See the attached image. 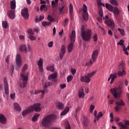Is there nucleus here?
Returning a JSON list of instances; mask_svg holds the SVG:
<instances>
[{
  "mask_svg": "<svg viewBox=\"0 0 129 129\" xmlns=\"http://www.w3.org/2000/svg\"><path fill=\"white\" fill-rule=\"evenodd\" d=\"M120 70L118 71L117 73H114V74H111L110 76L111 77V81L110 84H112L114 80H115L116 78L117 77V75L118 76H125L126 75V69H125V61L124 60H122L121 63H120Z\"/></svg>",
  "mask_w": 129,
  "mask_h": 129,
  "instance_id": "obj_1",
  "label": "nucleus"
},
{
  "mask_svg": "<svg viewBox=\"0 0 129 129\" xmlns=\"http://www.w3.org/2000/svg\"><path fill=\"white\" fill-rule=\"evenodd\" d=\"M56 119V115L54 114H50L45 116L41 121V124L43 127L49 128L50 125L53 124V122Z\"/></svg>",
  "mask_w": 129,
  "mask_h": 129,
  "instance_id": "obj_2",
  "label": "nucleus"
},
{
  "mask_svg": "<svg viewBox=\"0 0 129 129\" xmlns=\"http://www.w3.org/2000/svg\"><path fill=\"white\" fill-rule=\"evenodd\" d=\"M38 112L41 111V104L40 103H36L33 104V106L30 107L28 109L25 110L24 111L22 112V115L23 116H25L28 113H31V112H33L34 111Z\"/></svg>",
  "mask_w": 129,
  "mask_h": 129,
  "instance_id": "obj_3",
  "label": "nucleus"
},
{
  "mask_svg": "<svg viewBox=\"0 0 129 129\" xmlns=\"http://www.w3.org/2000/svg\"><path fill=\"white\" fill-rule=\"evenodd\" d=\"M122 86H119L118 87L114 88L111 89V92L115 99H118L122 94Z\"/></svg>",
  "mask_w": 129,
  "mask_h": 129,
  "instance_id": "obj_4",
  "label": "nucleus"
},
{
  "mask_svg": "<svg viewBox=\"0 0 129 129\" xmlns=\"http://www.w3.org/2000/svg\"><path fill=\"white\" fill-rule=\"evenodd\" d=\"M20 76L22 78V83L19 84V86L21 88H25L28 84V79H29V73H27L25 76V72H22L20 74Z\"/></svg>",
  "mask_w": 129,
  "mask_h": 129,
  "instance_id": "obj_5",
  "label": "nucleus"
},
{
  "mask_svg": "<svg viewBox=\"0 0 129 129\" xmlns=\"http://www.w3.org/2000/svg\"><path fill=\"white\" fill-rule=\"evenodd\" d=\"M75 38H76V33L75 31L73 30L72 34L70 36L71 43L69 44L68 46V50L69 53H71L73 50V47L74 46V43H75Z\"/></svg>",
  "mask_w": 129,
  "mask_h": 129,
  "instance_id": "obj_6",
  "label": "nucleus"
},
{
  "mask_svg": "<svg viewBox=\"0 0 129 129\" xmlns=\"http://www.w3.org/2000/svg\"><path fill=\"white\" fill-rule=\"evenodd\" d=\"M95 73H96V72L94 71L92 73L87 74V75L81 77L80 79L81 82H85V83H89L91 80L90 78H91L92 76L95 75Z\"/></svg>",
  "mask_w": 129,
  "mask_h": 129,
  "instance_id": "obj_7",
  "label": "nucleus"
},
{
  "mask_svg": "<svg viewBox=\"0 0 129 129\" xmlns=\"http://www.w3.org/2000/svg\"><path fill=\"white\" fill-rule=\"evenodd\" d=\"M105 8L106 9H107V10H109L110 12L113 13L114 15L117 16V17L119 15V10H118L117 8L114 7L113 6L107 4H105Z\"/></svg>",
  "mask_w": 129,
  "mask_h": 129,
  "instance_id": "obj_8",
  "label": "nucleus"
},
{
  "mask_svg": "<svg viewBox=\"0 0 129 129\" xmlns=\"http://www.w3.org/2000/svg\"><path fill=\"white\" fill-rule=\"evenodd\" d=\"M82 38L84 41H90L91 39V30H87L81 34Z\"/></svg>",
  "mask_w": 129,
  "mask_h": 129,
  "instance_id": "obj_9",
  "label": "nucleus"
},
{
  "mask_svg": "<svg viewBox=\"0 0 129 129\" xmlns=\"http://www.w3.org/2000/svg\"><path fill=\"white\" fill-rule=\"evenodd\" d=\"M50 85H52V83L50 82H46L45 83V84L44 85V88L43 90L41 91H36L35 92V94H39V93H41L42 96L44 95L47 92V88L48 86H50Z\"/></svg>",
  "mask_w": 129,
  "mask_h": 129,
  "instance_id": "obj_10",
  "label": "nucleus"
},
{
  "mask_svg": "<svg viewBox=\"0 0 129 129\" xmlns=\"http://www.w3.org/2000/svg\"><path fill=\"white\" fill-rule=\"evenodd\" d=\"M115 104L117 106L115 107L114 109L116 112L118 111V110L121 108V106H124L125 105V104L122 99L119 100L118 102L116 101Z\"/></svg>",
  "mask_w": 129,
  "mask_h": 129,
  "instance_id": "obj_11",
  "label": "nucleus"
},
{
  "mask_svg": "<svg viewBox=\"0 0 129 129\" xmlns=\"http://www.w3.org/2000/svg\"><path fill=\"white\" fill-rule=\"evenodd\" d=\"M83 18L85 21H87L88 20V13H87V6L85 5H83Z\"/></svg>",
  "mask_w": 129,
  "mask_h": 129,
  "instance_id": "obj_12",
  "label": "nucleus"
},
{
  "mask_svg": "<svg viewBox=\"0 0 129 129\" xmlns=\"http://www.w3.org/2000/svg\"><path fill=\"white\" fill-rule=\"evenodd\" d=\"M91 57H92V60H90V64H93V63H94V62L96 61V59H97V57H98V50H96L94 51L92 54Z\"/></svg>",
  "mask_w": 129,
  "mask_h": 129,
  "instance_id": "obj_13",
  "label": "nucleus"
},
{
  "mask_svg": "<svg viewBox=\"0 0 129 129\" xmlns=\"http://www.w3.org/2000/svg\"><path fill=\"white\" fill-rule=\"evenodd\" d=\"M105 23L106 24V25L109 26V27H111L112 29H114L115 24L113 19H109L108 20H105Z\"/></svg>",
  "mask_w": 129,
  "mask_h": 129,
  "instance_id": "obj_14",
  "label": "nucleus"
},
{
  "mask_svg": "<svg viewBox=\"0 0 129 129\" xmlns=\"http://www.w3.org/2000/svg\"><path fill=\"white\" fill-rule=\"evenodd\" d=\"M118 125L120 126L119 129H128V126H127V125H129V121H126L125 124L120 122L118 123Z\"/></svg>",
  "mask_w": 129,
  "mask_h": 129,
  "instance_id": "obj_15",
  "label": "nucleus"
},
{
  "mask_svg": "<svg viewBox=\"0 0 129 129\" xmlns=\"http://www.w3.org/2000/svg\"><path fill=\"white\" fill-rule=\"evenodd\" d=\"M16 63L18 67H21L22 66V58L21 55L17 54L16 56Z\"/></svg>",
  "mask_w": 129,
  "mask_h": 129,
  "instance_id": "obj_16",
  "label": "nucleus"
},
{
  "mask_svg": "<svg viewBox=\"0 0 129 129\" xmlns=\"http://www.w3.org/2000/svg\"><path fill=\"white\" fill-rule=\"evenodd\" d=\"M21 14L22 17L25 19V20H28L29 19V14H28V8H26L23 9L21 11Z\"/></svg>",
  "mask_w": 129,
  "mask_h": 129,
  "instance_id": "obj_17",
  "label": "nucleus"
},
{
  "mask_svg": "<svg viewBox=\"0 0 129 129\" xmlns=\"http://www.w3.org/2000/svg\"><path fill=\"white\" fill-rule=\"evenodd\" d=\"M4 88H5V93L6 95H9L10 93V90L9 89V84H8V81L7 79H4Z\"/></svg>",
  "mask_w": 129,
  "mask_h": 129,
  "instance_id": "obj_18",
  "label": "nucleus"
},
{
  "mask_svg": "<svg viewBox=\"0 0 129 129\" xmlns=\"http://www.w3.org/2000/svg\"><path fill=\"white\" fill-rule=\"evenodd\" d=\"M8 17L10 19L13 20L15 19V17H16V14H15V10H10L8 12Z\"/></svg>",
  "mask_w": 129,
  "mask_h": 129,
  "instance_id": "obj_19",
  "label": "nucleus"
},
{
  "mask_svg": "<svg viewBox=\"0 0 129 129\" xmlns=\"http://www.w3.org/2000/svg\"><path fill=\"white\" fill-rule=\"evenodd\" d=\"M0 122L2 124H6L7 123V118L3 114H0Z\"/></svg>",
  "mask_w": 129,
  "mask_h": 129,
  "instance_id": "obj_20",
  "label": "nucleus"
},
{
  "mask_svg": "<svg viewBox=\"0 0 129 129\" xmlns=\"http://www.w3.org/2000/svg\"><path fill=\"white\" fill-rule=\"evenodd\" d=\"M84 95H85V94L84 93V90L83 88H81L79 90V98H84Z\"/></svg>",
  "mask_w": 129,
  "mask_h": 129,
  "instance_id": "obj_21",
  "label": "nucleus"
},
{
  "mask_svg": "<svg viewBox=\"0 0 129 129\" xmlns=\"http://www.w3.org/2000/svg\"><path fill=\"white\" fill-rule=\"evenodd\" d=\"M89 123V121L88 120V119H87L85 116H84L83 124L84 125V126H88Z\"/></svg>",
  "mask_w": 129,
  "mask_h": 129,
  "instance_id": "obj_22",
  "label": "nucleus"
},
{
  "mask_svg": "<svg viewBox=\"0 0 129 129\" xmlns=\"http://www.w3.org/2000/svg\"><path fill=\"white\" fill-rule=\"evenodd\" d=\"M69 13L71 16V18H73V5L72 4L70 5Z\"/></svg>",
  "mask_w": 129,
  "mask_h": 129,
  "instance_id": "obj_23",
  "label": "nucleus"
},
{
  "mask_svg": "<svg viewBox=\"0 0 129 129\" xmlns=\"http://www.w3.org/2000/svg\"><path fill=\"white\" fill-rule=\"evenodd\" d=\"M69 110H70L69 107H66L64 110L61 112L60 115L61 116H63V115H65V114H67V113L69 112Z\"/></svg>",
  "mask_w": 129,
  "mask_h": 129,
  "instance_id": "obj_24",
  "label": "nucleus"
},
{
  "mask_svg": "<svg viewBox=\"0 0 129 129\" xmlns=\"http://www.w3.org/2000/svg\"><path fill=\"white\" fill-rule=\"evenodd\" d=\"M20 49L21 52H24V53H28V51L27 50V47H26L25 45H21L20 46Z\"/></svg>",
  "mask_w": 129,
  "mask_h": 129,
  "instance_id": "obj_25",
  "label": "nucleus"
},
{
  "mask_svg": "<svg viewBox=\"0 0 129 129\" xmlns=\"http://www.w3.org/2000/svg\"><path fill=\"white\" fill-rule=\"evenodd\" d=\"M14 108L16 110H18V111H21V107H20V105L18 104V103H14Z\"/></svg>",
  "mask_w": 129,
  "mask_h": 129,
  "instance_id": "obj_26",
  "label": "nucleus"
},
{
  "mask_svg": "<svg viewBox=\"0 0 129 129\" xmlns=\"http://www.w3.org/2000/svg\"><path fill=\"white\" fill-rule=\"evenodd\" d=\"M57 77V74L54 73L52 75H50L48 76V79L49 80H53V79H55Z\"/></svg>",
  "mask_w": 129,
  "mask_h": 129,
  "instance_id": "obj_27",
  "label": "nucleus"
},
{
  "mask_svg": "<svg viewBox=\"0 0 129 129\" xmlns=\"http://www.w3.org/2000/svg\"><path fill=\"white\" fill-rule=\"evenodd\" d=\"M2 26L4 28V29H7L9 27V24H8V22H7L6 21H3Z\"/></svg>",
  "mask_w": 129,
  "mask_h": 129,
  "instance_id": "obj_28",
  "label": "nucleus"
},
{
  "mask_svg": "<svg viewBox=\"0 0 129 129\" xmlns=\"http://www.w3.org/2000/svg\"><path fill=\"white\" fill-rule=\"evenodd\" d=\"M110 3L111 5H112V6H118V3L117 1H116V0H110Z\"/></svg>",
  "mask_w": 129,
  "mask_h": 129,
  "instance_id": "obj_29",
  "label": "nucleus"
},
{
  "mask_svg": "<svg viewBox=\"0 0 129 129\" xmlns=\"http://www.w3.org/2000/svg\"><path fill=\"white\" fill-rule=\"evenodd\" d=\"M46 69L49 71H51V72H54V70H55V68H54L53 66H50L48 67H47L46 68Z\"/></svg>",
  "mask_w": 129,
  "mask_h": 129,
  "instance_id": "obj_30",
  "label": "nucleus"
},
{
  "mask_svg": "<svg viewBox=\"0 0 129 129\" xmlns=\"http://www.w3.org/2000/svg\"><path fill=\"white\" fill-rule=\"evenodd\" d=\"M103 116V114L101 112H99L98 114L97 117H96V120H98L100 117H102Z\"/></svg>",
  "mask_w": 129,
  "mask_h": 129,
  "instance_id": "obj_31",
  "label": "nucleus"
},
{
  "mask_svg": "<svg viewBox=\"0 0 129 129\" xmlns=\"http://www.w3.org/2000/svg\"><path fill=\"white\" fill-rule=\"evenodd\" d=\"M11 8L12 10H16V2H11Z\"/></svg>",
  "mask_w": 129,
  "mask_h": 129,
  "instance_id": "obj_32",
  "label": "nucleus"
},
{
  "mask_svg": "<svg viewBox=\"0 0 129 129\" xmlns=\"http://www.w3.org/2000/svg\"><path fill=\"white\" fill-rule=\"evenodd\" d=\"M57 107L59 109H63V108H64V105L63 104V103H62L61 102H58L57 103Z\"/></svg>",
  "mask_w": 129,
  "mask_h": 129,
  "instance_id": "obj_33",
  "label": "nucleus"
},
{
  "mask_svg": "<svg viewBox=\"0 0 129 129\" xmlns=\"http://www.w3.org/2000/svg\"><path fill=\"white\" fill-rule=\"evenodd\" d=\"M39 116H40V114L34 115L32 118V121H36V120H37V119H38V117H39Z\"/></svg>",
  "mask_w": 129,
  "mask_h": 129,
  "instance_id": "obj_34",
  "label": "nucleus"
},
{
  "mask_svg": "<svg viewBox=\"0 0 129 129\" xmlns=\"http://www.w3.org/2000/svg\"><path fill=\"white\" fill-rule=\"evenodd\" d=\"M42 25L43 27H46V26H50V25H51V22H47L44 21L42 23Z\"/></svg>",
  "mask_w": 129,
  "mask_h": 129,
  "instance_id": "obj_35",
  "label": "nucleus"
},
{
  "mask_svg": "<svg viewBox=\"0 0 129 129\" xmlns=\"http://www.w3.org/2000/svg\"><path fill=\"white\" fill-rule=\"evenodd\" d=\"M118 31H119L120 34L121 36H124V30L123 29H121L120 28H118Z\"/></svg>",
  "mask_w": 129,
  "mask_h": 129,
  "instance_id": "obj_36",
  "label": "nucleus"
},
{
  "mask_svg": "<svg viewBox=\"0 0 129 129\" xmlns=\"http://www.w3.org/2000/svg\"><path fill=\"white\" fill-rule=\"evenodd\" d=\"M37 64L38 66H43V59L42 58H40L37 62Z\"/></svg>",
  "mask_w": 129,
  "mask_h": 129,
  "instance_id": "obj_37",
  "label": "nucleus"
},
{
  "mask_svg": "<svg viewBox=\"0 0 129 129\" xmlns=\"http://www.w3.org/2000/svg\"><path fill=\"white\" fill-rule=\"evenodd\" d=\"M61 53L63 54H65V53H66V50H65V45L61 46Z\"/></svg>",
  "mask_w": 129,
  "mask_h": 129,
  "instance_id": "obj_38",
  "label": "nucleus"
},
{
  "mask_svg": "<svg viewBox=\"0 0 129 129\" xmlns=\"http://www.w3.org/2000/svg\"><path fill=\"white\" fill-rule=\"evenodd\" d=\"M98 14L101 17H103V11H102V9H100L98 11Z\"/></svg>",
  "mask_w": 129,
  "mask_h": 129,
  "instance_id": "obj_39",
  "label": "nucleus"
},
{
  "mask_svg": "<svg viewBox=\"0 0 129 129\" xmlns=\"http://www.w3.org/2000/svg\"><path fill=\"white\" fill-rule=\"evenodd\" d=\"M66 129H71V126H70V124H69V122L67 121L66 124Z\"/></svg>",
  "mask_w": 129,
  "mask_h": 129,
  "instance_id": "obj_40",
  "label": "nucleus"
},
{
  "mask_svg": "<svg viewBox=\"0 0 129 129\" xmlns=\"http://www.w3.org/2000/svg\"><path fill=\"white\" fill-rule=\"evenodd\" d=\"M26 69H28V64H25L23 66L22 70V72H25V71H26Z\"/></svg>",
  "mask_w": 129,
  "mask_h": 129,
  "instance_id": "obj_41",
  "label": "nucleus"
},
{
  "mask_svg": "<svg viewBox=\"0 0 129 129\" xmlns=\"http://www.w3.org/2000/svg\"><path fill=\"white\" fill-rule=\"evenodd\" d=\"M44 17L43 16L40 15L39 16V19L38 18H36V21L38 22V21H42V20H44Z\"/></svg>",
  "mask_w": 129,
  "mask_h": 129,
  "instance_id": "obj_42",
  "label": "nucleus"
},
{
  "mask_svg": "<svg viewBox=\"0 0 129 129\" xmlns=\"http://www.w3.org/2000/svg\"><path fill=\"white\" fill-rule=\"evenodd\" d=\"M72 79H73V76L70 75L67 77V81L68 82H70V81H71V80H72Z\"/></svg>",
  "mask_w": 129,
  "mask_h": 129,
  "instance_id": "obj_43",
  "label": "nucleus"
},
{
  "mask_svg": "<svg viewBox=\"0 0 129 129\" xmlns=\"http://www.w3.org/2000/svg\"><path fill=\"white\" fill-rule=\"evenodd\" d=\"M69 21V20H68V19H66L64 21V23L62 24V26H63V27L67 26V24H68Z\"/></svg>",
  "mask_w": 129,
  "mask_h": 129,
  "instance_id": "obj_44",
  "label": "nucleus"
},
{
  "mask_svg": "<svg viewBox=\"0 0 129 129\" xmlns=\"http://www.w3.org/2000/svg\"><path fill=\"white\" fill-rule=\"evenodd\" d=\"M94 108H95V107H94L93 105H91L90 107V112H91V113L93 111V109H94Z\"/></svg>",
  "mask_w": 129,
  "mask_h": 129,
  "instance_id": "obj_45",
  "label": "nucleus"
},
{
  "mask_svg": "<svg viewBox=\"0 0 129 129\" xmlns=\"http://www.w3.org/2000/svg\"><path fill=\"white\" fill-rule=\"evenodd\" d=\"M47 20H48V21H50V22H53L54 21V19L52 18V17H51V16L50 15L48 16Z\"/></svg>",
  "mask_w": 129,
  "mask_h": 129,
  "instance_id": "obj_46",
  "label": "nucleus"
},
{
  "mask_svg": "<svg viewBox=\"0 0 129 129\" xmlns=\"http://www.w3.org/2000/svg\"><path fill=\"white\" fill-rule=\"evenodd\" d=\"M123 40H120L119 42L117 43V45H120V46H124L123 45Z\"/></svg>",
  "mask_w": 129,
  "mask_h": 129,
  "instance_id": "obj_47",
  "label": "nucleus"
},
{
  "mask_svg": "<svg viewBox=\"0 0 129 129\" xmlns=\"http://www.w3.org/2000/svg\"><path fill=\"white\" fill-rule=\"evenodd\" d=\"M10 97L11 99H15V98L16 97V93H14L13 94H11Z\"/></svg>",
  "mask_w": 129,
  "mask_h": 129,
  "instance_id": "obj_48",
  "label": "nucleus"
},
{
  "mask_svg": "<svg viewBox=\"0 0 129 129\" xmlns=\"http://www.w3.org/2000/svg\"><path fill=\"white\" fill-rule=\"evenodd\" d=\"M94 115L95 116V118H94V122H96V117H97V111H94Z\"/></svg>",
  "mask_w": 129,
  "mask_h": 129,
  "instance_id": "obj_49",
  "label": "nucleus"
},
{
  "mask_svg": "<svg viewBox=\"0 0 129 129\" xmlns=\"http://www.w3.org/2000/svg\"><path fill=\"white\" fill-rule=\"evenodd\" d=\"M46 9V6L45 5H42L40 6V11L43 12L44 9Z\"/></svg>",
  "mask_w": 129,
  "mask_h": 129,
  "instance_id": "obj_50",
  "label": "nucleus"
},
{
  "mask_svg": "<svg viewBox=\"0 0 129 129\" xmlns=\"http://www.w3.org/2000/svg\"><path fill=\"white\" fill-rule=\"evenodd\" d=\"M97 3L99 6H104V4H103L102 3H101V0H97Z\"/></svg>",
  "mask_w": 129,
  "mask_h": 129,
  "instance_id": "obj_51",
  "label": "nucleus"
},
{
  "mask_svg": "<svg viewBox=\"0 0 129 129\" xmlns=\"http://www.w3.org/2000/svg\"><path fill=\"white\" fill-rule=\"evenodd\" d=\"M93 39L94 42H96V41H97V34H95L93 36Z\"/></svg>",
  "mask_w": 129,
  "mask_h": 129,
  "instance_id": "obj_52",
  "label": "nucleus"
},
{
  "mask_svg": "<svg viewBox=\"0 0 129 129\" xmlns=\"http://www.w3.org/2000/svg\"><path fill=\"white\" fill-rule=\"evenodd\" d=\"M47 46L48 47H49V48H51V47H53V41H51L50 42H49L47 44Z\"/></svg>",
  "mask_w": 129,
  "mask_h": 129,
  "instance_id": "obj_53",
  "label": "nucleus"
},
{
  "mask_svg": "<svg viewBox=\"0 0 129 129\" xmlns=\"http://www.w3.org/2000/svg\"><path fill=\"white\" fill-rule=\"evenodd\" d=\"M28 38L30 39V40H36V37L33 36L32 35H30L29 36H28Z\"/></svg>",
  "mask_w": 129,
  "mask_h": 129,
  "instance_id": "obj_54",
  "label": "nucleus"
},
{
  "mask_svg": "<svg viewBox=\"0 0 129 129\" xmlns=\"http://www.w3.org/2000/svg\"><path fill=\"white\" fill-rule=\"evenodd\" d=\"M97 20L98 21H99V23H102V17H99L97 18Z\"/></svg>",
  "mask_w": 129,
  "mask_h": 129,
  "instance_id": "obj_55",
  "label": "nucleus"
},
{
  "mask_svg": "<svg viewBox=\"0 0 129 129\" xmlns=\"http://www.w3.org/2000/svg\"><path fill=\"white\" fill-rule=\"evenodd\" d=\"M10 57H11V55H8L7 58H6V62H7L8 63H9V62H10Z\"/></svg>",
  "mask_w": 129,
  "mask_h": 129,
  "instance_id": "obj_56",
  "label": "nucleus"
},
{
  "mask_svg": "<svg viewBox=\"0 0 129 129\" xmlns=\"http://www.w3.org/2000/svg\"><path fill=\"white\" fill-rule=\"evenodd\" d=\"M71 73H72V74L74 75V74H75V73H76V70L75 69H72Z\"/></svg>",
  "mask_w": 129,
  "mask_h": 129,
  "instance_id": "obj_57",
  "label": "nucleus"
},
{
  "mask_svg": "<svg viewBox=\"0 0 129 129\" xmlns=\"http://www.w3.org/2000/svg\"><path fill=\"white\" fill-rule=\"evenodd\" d=\"M28 34H29V35H34V32L32 31V30L31 29H29L28 30Z\"/></svg>",
  "mask_w": 129,
  "mask_h": 129,
  "instance_id": "obj_58",
  "label": "nucleus"
},
{
  "mask_svg": "<svg viewBox=\"0 0 129 129\" xmlns=\"http://www.w3.org/2000/svg\"><path fill=\"white\" fill-rule=\"evenodd\" d=\"M65 53H60L59 54V57H60V60H62V59H63V57L64 56Z\"/></svg>",
  "mask_w": 129,
  "mask_h": 129,
  "instance_id": "obj_59",
  "label": "nucleus"
},
{
  "mask_svg": "<svg viewBox=\"0 0 129 129\" xmlns=\"http://www.w3.org/2000/svg\"><path fill=\"white\" fill-rule=\"evenodd\" d=\"M60 87L61 89H63V88H65L66 87V85L65 84H63L62 85H60Z\"/></svg>",
  "mask_w": 129,
  "mask_h": 129,
  "instance_id": "obj_60",
  "label": "nucleus"
},
{
  "mask_svg": "<svg viewBox=\"0 0 129 129\" xmlns=\"http://www.w3.org/2000/svg\"><path fill=\"white\" fill-rule=\"evenodd\" d=\"M39 70L41 72H43L44 71V69H43V66H39Z\"/></svg>",
  "mask_w": 129,
  "mask_h": 129,
  "instance_id": "obj_61",
  "label": "nucleus"
},
{
  "mask_svg": "<svg viewBox=\"0 0 129 129\" xmlns=\"http://www.w3.org/2000/svg\"><path fill=\"white\" fill-rule=\"evenodd\" d=\"M114 102V100H109L108 101V103H109L110 104H113Z\"/></svg>",
  "mask_w": 129,
  "mask_h": 129,
  "instance_id": "obj_62",
  "label": "nucleus"
},
{
  "mask_svg": "<svg viewBox=\"0 0 129 129\" xmlns=\"http://www.w3.org/2000/svg\"><path fill=\"white\" fill-rule=\"evenodd\" d=\"M64 9V6H62L61 8L59 9V13H62V11Z\"/></svg>",
  "mask_w": 129,
  "mask_h": 129,
  "instance_id": "obj_63",
  "label": "nucleus"
},
{
  "mask_svg": "<svg viewBox=\"0 0 129 129\" xmlns=\"http://www.w3.org/2000/svg\"><path fill=\"white\" fill-rule=\"evenodd\" d=\"M123 50L125 52L126 51H127V48L125 47V45L123 46Z\"/></svg>",
  "mask_w": 129,
  "mask_h": 129,
  "instance_id": "obj_64",
  "label": "nucleus"
}]
</instances>
